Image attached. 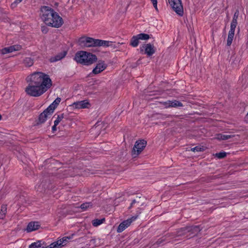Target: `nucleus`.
I'll list each match as a JSON object with an SVG mask.
<instances>
[{
  "label": "nucleus",
  "mask_w": 248,
  "mask_h": 248,
  "mask_svg": "<svg viewBox=\"0 0 248 248\" xmlns=\"http://www.w3.org/2000/svg\"><path fill=\"white\" fill-rule=\"evenodd\" d=\"M166 240H167L166 239V236H165V237H164V238L162 237V238H160L158 240V241H157L156 243L158 244H161V243H162L163 242H164V241H165Z\"/></svg>",
  "instance_id": "38"
},
{
  "label": "nucleus",
  "mask_w": 248,
  "mask_h": 248,
  "mask_svg": "<svg viewBox=\"0 0 248 248\" xmlns=\"http://www.w3.org/2000/svg\"><path fill=\"white\" fill-rule=\"evenodd\" d=\"M61 101V98L58 97L57 98L55 101L48 107V109L50 110V112L54 111L55 108L57 107V106L59 105Z\"/></svg>",
  "instance_id": "18"
},
{
  "label": "nucleus",
  "mask_w": 248,
  "mask_h": 248,
  "mask_svg": "<svg viewBox=\"0 0 248 248\" xmlns=\"http://www.w3.org/2000/svg\"><path fill=\"white\" fill-rule=\"evenodd\" d=\"M57 125H55L54 124V125L53 126V127H52V131H53V132H55V131H56V130H57L56 126Z\"/></svg>",
  "instance_id": "41"
},
{
  "label": "nucleus",
  "mask_w": 248,
  "mask_h": 248,
  "mask_svg": "<svg viewBox=\"0 0 248 248\" xmlns=\"http://www.w3.org/2000/svg\"><path fill=\"white\" fill-rule=\"evenodd\" d=\"M53 112H50V110L47 108L39 116V123H43L46 120L47 117L50 115Z\"/></svg>",
  "instance_id": "12"
},
{
  "label": "nucleus",
  "mask_w": 248,
  "mask_h": 248,
  "mask_svg": "<svg viewBox=\"0 0 248 248\" xmlns=\"http://www.w3.org/2000/svg\"><path fill=\"white\" fill-rule=\"evenodd\" d=\"M46 248H61L58 244V243H56V242H54L51 243L50 245H49L48 246H46Z\"/></svg>",
  "instance_id": "34"
},
{
  "label": "nucleus",
  "mask_w": 248,
  "mask_h": 248,
  "mask_svg": "<svg viewBox=\"0 0 248 248\" xmlns=\"http://www.w3.org/2000/svg\"><path fill=\"white\" fill-rule=\"evenodd\" d=\"M23 63L26 66L30 67L33 64L34 61L31 58H26L23 61Z\"/></svg>",
  "instance_id": "24"
},
{
  "label": "nucleus",
  "mask_w": 248,
  "mask_h": 248,
  "mask_svg": "<svg viewBox=\"0 0 248 248\" xmlns=\"http://www.w3.org/2000/svg\"><path fill=\"white\" fill-rule=\"evenodd\" d=\"M97 39L87 37H82L79 38L78 42L79 44L85 47L97 46Z\"/></svg>",
  "instance_id": "6"
},
{
  "label": "nucleus",
  "mask_w": 248,
  "mask_h": 248,
  "mask_svg": "<svg viewBox=\"0 0 248 248\" xmlns=\"http://www.w3.org/2000/svg\"><path fill=\"white\" fill-rule=\"evenodd\" d=\"M29 248H46V246L42 244L40 241H38L32 243Z\"/></svg>",
  "instance_id": "23"
},
{
  "label": "nucleus",
  "mask_w": 248,
  "mask_h": 248,
  "mask_svg": "<svg viewBox=\"0 0 248 248\" xmlns=\"http://www.w3.org/2000/svg\"><path fill=\"white\" fill-rule=\"evenodd\" d=\"M239 16V11L237 10L233 15L232 20H237Z\"/></svg>",
  "instance_id": "36"
},
{
  "label": "nucleus",
  "mask_w": 248,
  "mask_h": 248,
  "mask_svg": "<svg viewBox=\"0 0 248 248\" xmlns=\"http://www.w3.org/2000/svg\"><path fill=\"white\" fill-rule=\"evenodd\" d=\"M51 188V186H50V184L46 179L43 180L42 182L36 187L37 190L41 192L45 191L46 189H50Z\"/></svg>",
  "instance_id": "11"
},
{
  "label": "nucleus",
  "mask_w": 248,
  "mask_h": 248,
  "mask_svg": "<svg viewBox=\"0 0 248 248\" xmlns=\"http://www.w3.org/2000/svg\"><path fill=\"white\" fill-rule=\"evenodd\" d=\"M97 46H109L112 45V42H109L108 41H104L99 39H97Z\"/></svg>",
  "instance_id": "19"
},
{
  "label": "nucleus",
  "mask_w": 248,
  "mask_h": 248,
  "mask_svg": "<svg viewBox=\"0 0 248 248\" xmlns=\"http://www.w3.org/2000/svg\"><path fill=\"white\" fill-rule=\"evenodd\" d=\"M26 79L29 84L25 92L31 96L41 95L52 86V81L49 76L40 72L32 73Z\"/></svg>",
  "instance_id": "1"
},
{
  "label": "nucleus",
  "mask_w": 248,
  "mask_h": 248,
  "mask_svg": "<svg viewBox=\"0 0 248 248\" xmlns=\"http://www.w3.org/2000/svg\"><path fill=\"white\" fill-rule=\"evenodd\" d=\"M226 153L225 152H220L218 153H216L215 154V156L217 157V158L221 159L223 158L226 156Z\"/></svg>",
  "instance_id": "33"
},
{
  "label": "nucleus",
  "mask_w": 248,
  "mask_h": 248,
  "mask_svg": "<svg viewBox=\"0 0 248 248\" xmlns=\"http://www.w3.org/2000/svg\"><path fill=\"white\" fill-rule=\"evenodd\" d=\"M182 231H187L188 232L190 233L189 234L191 235V234H192V235L196 234L199 232H200V230L198 226H192V227H186V228L182 230Z\"/></svg>",
  "instance_id": "15"
},
{
  "label": "nucleus",
  "mask_w": 248,
  "mask_h": 248,
  "mask_svg": "<svg viewBox=\"0 0 248 248\" xmlns=\"http://www.w3.org/2000/svg\"><path fill=\"white\" fill-rule=\"evenodd\" d=\"M22 1V0H16L15 1V3H16V4L19 3H20Z\"/></svg>",
  "instance_id": "42"
},
{
  "label": "nucleus",
  "mask_w": 248,
  "mask_h": 248,
  "mask_svg": "<svg viewBox=\"0 0 248 248\" xmlns=\"http://www.w3.org/2000/svg\"><path fill=\"white\" fill-rule=\"evenodd\" d=\"M1 119V116L0 115V120Z\"/></svg>",
  "instance_id": "44"
},
{
  "label": "nucleus",
  "mask_w": 248,
  "mask_h": 248,
  "mask_svg": "<svg viewBox=\"0 0 248 248\" xmlns=\"http://www.w3.org/2000/svg\"><path fill=\"white\" fill-rule=\"evenodd\" d=\"M73 235H74V234H73L71 235V236L64 237L62 238V243H63V244H64V246L66 245V244L68 242L69 240H70L73 238Z\"/></svg>",
  "instance_id": "30"
},
{
  "label": "nucleus",
  "mask_w": 248,
  "mask_h": 248,
  "mask_svg": "<svg viewBox=\"0 0 248 248\" xmlns=\"http://www.w3.org/2000/svg\"><path fill=\"white\" fill-rule=\"evenodd\" d=\"M237 24V20H232V23L231 24V29H230V31L234 32Z\"/></svg>",
  "instance_id": "29"
},
{
  "label": "nucleus",
  "mask_w": 248,
  "mask_h": 248,
  "mask_svg": "<svg viewBox=\"0 0 248 248\" xmlns=\"http://www.w3.org/2000/svg\"><path fill=\"white\" fill-rule=\"evenodd\" d=\"M139 215H137L135 216L132 217L130 218H128L126 220L122 222L118 226L117 228V232H121L124 230L126 228L130 226L131 223L134 220H135Z\"/></svg>",
  "instance_id": "7"
},
{
  "label": "nucleus",
  "mask_w": 248,
  "mask_h": 248,
  "mask_svg": "<svg viewBox=\"0 0 248 248\" xmlns=\"http://www.w3.org/2000/svg\"><path fill=\"white\" fill-rule=\"evenodd\" d=\"M104 221H105V218H102L101 219H94L93 220L92 223L94 226L96 227V226L102 224Z\"/></svg>",
  "instance_id": "27"
},
{
  "label": "nucleus",
  "mask_w": 248,
  "mask_h": 248,
  "mask_svg": "<svg viewBox=\"0 0 248 248\" xmlns=\"http://www.w3.org/2000/svg\"><path fill=\"white\" fill-rule=\"evenodd\" d=\"M191 150L193 152H199V151H203V147L197 146V147L192 148L191 149Z\"/></svg>",
  "instance_id": "35"
},
{
  "label": "nucleus",
  "mask_w": 248,
  "mask_h": 248,
  "mask_svg": "<svg viewBox=\"0 0 248 248\" xmlns=\"http://www.w3.org/2000/svg\"><path fill=\"white\" fill-rule=\"evenodd\" d=\"M7 212V207L6 205H2L0 211V218L3 219Z\"/></svg>",
  "instance_id": "25"
},
{
  "label": "nucleus",
  "mask_w": 248,
  "mask_h": 248,
  "mask_svg": "<svg viewBox=\"0 0 248 248\" xmlns=\"http://www.w3.org/2000/svg\"><path fill=\"white\" fill-rule=\"evenodd\" d=\"M143 50L145 51V54H146L148 56L152 55L155 51L154 46L150 43L145 44L140 47L141 51H143Z\"/></svg>",
  "instance_id": "8"
},
{
  "label": "nucleus",
  "mask_w": 248,
  "mask_h": 248,
  "mask_svg": "<svg viewBox=\"0 0 248 248\" xmlns=\"http://www.w3.org/2000/svg\"><path fill=\"white\" fill-rule=\"evenodd\" d=\"M234 35V32L232 31H229L228 36L227 38V45L228 46H230L232 43V40L233 39Z\"/></svg>",
  "instance_id": "21"
},
{
  "label": "nucleus",
  "mask_w": 248,
  "mask_h": 248,
  "mask_svg": "<svg viewBox=\"0 0 248 248\" xmlns=\"http://www.w3.org/2000/svg\"><path fill=\"white\" fill-rule=\"evenodd\" d=\"M63 118V114H61V115H58L56 120H55L54 121L55 124L58 125Z\"/></svg>",
  "instance_id": "31"
},
{
  "label": "nucleus",
  "mask_w": 248,
  "mask_h": 248,
  "mask_svg": "<svg viewBox=\"0 0 248 248\" xmlns=\"http://www.w3.org/2000/svg\"><path fill=\"white\" fill-rule=\"evenodd\" d=\"M40 227V225L37 222H31L27 226L26 230L28 232H31L37 230Z\"/></svg>",
  "instance_id": "14"
},
{
  "label": "nucleus",
  "mask_w": 248,
  "mask_h": 248,
  "mask_svg": "<svg viewBox=\"0 0 248 248\" xmlns=\"http://www.w3.org/2000/svg\"><path fill=\"white\" fill-rule=\"evenodd\" d=\"M66 54V52L63 51L61 52L60 53L56 55L55 56L52 57L51 58H50L49 61L51 62H57L63 58L65 56Z\"/></svg>",
  "instance_id": "16"
},
{
  "label": "nucleus",
  "mask_w": 248,
  "mask_h": 248,
  "mask_svg": "<svg viewBox=\"0 0 248 248\" xmlns=\"http://www.w3.org/2000/svg\"><path fill=\"white\" fill-rule=\"evenodd\" d=\"M20 46H13L7 47H5L0 50V53L3 54H6L12 52L14 51L19 50Z\"/></svg>",
  "instance_id": "13"
},
{
  "label": "nucleus",
  "mask_w": 248,
  "mask_h": 248,
  "mask_svg": "<svg viewBox=\"0 0 248 248\" xmlns=\"http://www.w3.org/2000/svg\"><path fill=\"white\" fill-rule=\"evenodd\" d=\"M74 59L78 63L89 65L97 61V57L95 55L91 53L81 51L76 54Z\"/></svg>",
  "instance_id": "3"
},
{
  "label": "nucleus",
  "mask_w": 248,
  "mask_h": 248,
  "mask_svg": "<svg viewBox=\"0 0 248 248\" xmlns=\"http://www.w3.org/2000/svg\"><path fill=\"white\" fill-rule=\"evenodd\" d=\"M139 40H147L149 39L150 36L147 34L140 33L137 35Z\"/></svg>",
  "instance_id": "28"
},
{
  "label": "nucleus",
  "mask_w": 248,
  "mask_h": 248,
  "mask_svg": "<svg viewBox=\"0 0 248 248\" xmlns=\"http://www.w3.org/2000/svg\"><path fill=\"white\" fill-rule=\"evenodd\" d=\"M41 13V18L46 24L55 28L62 25V18L50 7L46 6L42 7Z\"/></svg>",
  "instance_id": "2"
},
{
  "label": "nucleus",
  "mask_w": 248,
  "mask_h": 248,
  "mask_svg": "<svg viewBox=\"0 0 248 248\" xmlns=\"http://www.w3.org/2000/svg\"><path fill=\"white\" fill-rule=\"evenodd\" d=\"M147 142L144 140H137L134 145L132 151V155L133 157H136L140 155L146 147Z\"/></svg>",
  "instance_id": "4"
},
{
  "label": "nucleus",
  "mask_w": 248,
  "mask_h": 248,
  "mask_svg": "<svg viewBox=\"0 0 248 248\" xmlns=\"http://www.w3.org/2000/svg\"><path fill=\"white\" fill-rule=\"evenodd\" d=\"M107 67V64L104 61L99 62L93 69L92 73L94 75H97L103 71Z\"/></svg>",
  "instance_id": "10"
},
{
  "label": "nucleus",
  "mask_w": 248,
  "mask_h": 248,
  "mask_svg": "<svg viewBox=\"0 0 248 248\" xmlns=\"http://www.w3.org/2000/svg\"><path fill=\"white\" fill-rule=\"evenodd\" d=\"M71 106L77 109H82L89 108L91 107V105L87 100H85L74 102Z\"/></svg>",
  "instance_id": "9"
},
{
  "label": "nucleus",
  "mask_w": 248,
  "mask_h": 248,
  "mask_svg": "<svg viewBox=\"0 0 248 248\" xmlns=\"http://www.w3.org/2000/svg\"><path fill=\"white\" fill-rule=\"evenodd\" d=\"M139 39L137 35L133 36L130 41V45L133 47H136L139 44Z\"/></svg>",
  "instance_id": "22"
},
{
  "label": "nucleus",
  "mask_w": 248,
  "mask_h": 248,
  "mask_svg": "<svg viewBox=\"0 0 248 248\" xmlns=\"http://www.w3.org/2000/svg\"><path fill=\"white\" fill-rule=\"evenodd\" d=\"M185 228H181L179 230H178L177 231V236H185L186 235V237H192V236H190V234L189 235H186V233L187 232H188L187 231H182V230L185 229Z\"/></svg>",
  "instance_id": "26"
},
{
  "label": "nucleus",
  "mask_w": 248,
  "mask_h": 248,
  "mask_svg": "<svg viewBox=\"0 0 248 248\" xmlns=\"http://www.w3.org/2000/svg\"><path fill=\"white\" fill-rule=\"evenodd\" d=\"M151 1L152 2L153 4L155 10L157 11L158 9L157 7V0H151Z\"/></svg>",
  "instance_id": "37"
},
{
  "label": "nucleus",
  "mask_w": 248,
  "mask_h": 248,
  "mask_svg": "<svg viewBox=\"0 0 248 248\" xmlns=\"http://www.w3.org/2000/svg\"><path fill=\"white\" fill-rule=\"evenodd\" d=\"M56 243H58V244L60 246V248H62L64 246V244L62 243V239H60L56 241Z\"/></svg>",
  "instance_id": "39"
},
{
  "label": "nucleus",
  "mask_w": 248,
  "mask_h": 248,
  "mask_svg": "<svg viewBox=\"0 0 248 248\" xmlns=\"http://www.w3.org/2000/svg\"><path fill=\"white\" fill-rule=\"evenodd\" d=\"M233 137L234 136L232 135L219 134L217 135L215 138L218 140H227Z\"/></svg>",
  "instance_id": "20"
},
{
  "label": "nucleus",
  "mask_w": 248,
  "mask_h": 248,
  "mask_svg": "<svg viewBox=\"0 0 248 248\" xmlns=\"http://www.w3.org/2000/svg\"><path fill=\"white\" fill-rule=\"evenodd\" d=\"M168 1L173 10L179 16L183 15L184 10L181 0H168Z\"/></svg>",
  "instance_id": "5"
},
{
  "label": "nucleus",
  "mask_w": 248,
  "mask_h": 248,
  "mask_svg": "<svg viewBox=\"0 0 248 248\" xmlns=\"http://www.w3.org/2000/svg\"><path fill=\"white\" fill-rule=\"evenodd\" d=\"M139 202H139V201H137V200H134L132 201V203H131V205H130V206L129 208H131L132 207H133V205H134L135 203H139Z\"/></svg>",
  "instance_id": "40"
},
{
  "label": "nucleus",
  "mask_w": 248,
  "mask_h": 248,
  "mask_svg": "<svg viewBox=\"0 0 248 248\" xmlns=\"http://www.w3.org/2000/svg\"><path fill=\"white\" fill-rule=\"evenodd\" d=\"M164 105L166 106V107H182L183 104L181 102L174 100V101H168L164 103Z\"/></svg>",
  "instance_id": "17"
},
{
  "label": "nucleus",
  "mask_w": 248,
  "mask_h": 248,
  "mask_svg": "<svg viewBox=\"0 0 248 248\" xmlns=\"http://www.w3.org/2000/svg\"><path fill=\"white\" fill-rule=\"evenodd\" d=\"M246 119L247 120H248V113L247 114V116H246Z\"/></svg>",
  "instance_id": "43"
},
{
  "label": "nucleus",
  "mask_w": 248,
  "mask_h": 248,
  "mask_svg": "<svg viewBox=\"0 0 248 248\" xmlns=\"http://www.w3.org/2000/svg\"><path fill=\"white\" fill-rule=\"evenodd\" d=\"M92 205L91 204V203H89V202H86V203H84L83 204H82L80 206V207L82 209H83V210H86V209H87L89 207H92Z\"/></svg>",
  "instance_id": "32"
}]
</instances>
